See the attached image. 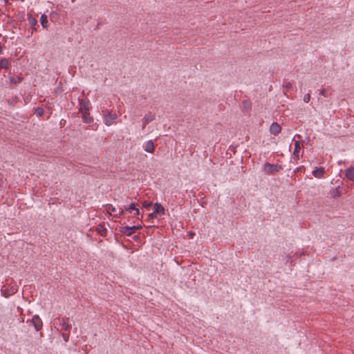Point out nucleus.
<instances>
[{
	"label": "nucleus",
	"instance_id": "1",
	"mask_svg": "<svg viewBox=\"0 0 354 354\" xmlns=\"http://www.w3.org/2000/svg\"><path fill=\"white\" fill-rule=\"evenodd\" d=\"M141 228L142 225H134L132 227L124 226L122 227L120 231L124 235L129 236L132 235L133 233H135L136 230H138Z\"/></svg>",
	"mask_w": 354,
	"mask_h": 354
},
{
	"label": "nucleus",
	"instance_id": "2",
	"mask_svg": "<svg viewBox=\"0 0 354 354\" xmlns=\"http://www.w3.org/2000/svg\"><path fill=\"white\" fill-rule=\"evenodd\" d=\"M263 169L266 173L269 174H272L281 170V166L279 165H271L268 162H266L263 166Z\"/></svg>",
	"mask_w": 354,
	"mask_h": 354
},
{
	"label": "nucleus",
	"instance_id": "3",
	"mask_svg": "<svg viewBox=\"0 0 354 354\" xmlns=\"http://www.w3.org/2000/svg\"><path fill=\"white\" fill-rule=\"evenodd\" d=\"M117 119L116 114H112L110 111H106L104 122L106 126H111L113 124L114 121Z\"/></svg>",
	"mask_w": 354,
	"mask_h": 354
},
{
	"label": "nucleus",
	"instance_id": "4",
	"mask_svg": "<svg viewBox=\"0 0 354 354\" xmlns=\"http://www.w3.org/2000/svg\"><path fill=\"white\" fill-rule=\"evenodd\" d=\"M30 322L34 326L36 330H39L43 326V323L41 318L37 315L32 317Z\"/></svg>",
	"mask_w": 354,
	"mask_h": 354
},
{
	"label": "nucleus",
	"instance_id": "5",
	"mask_svg": "<svg viewBox=\"0 0 354 354\" xmlns=\"http://www.w3.org/2000/svg\"><path fill=\"white\" fill-rule=\"evenodd\" d=\"M137 205L135 203H131L129 206H124L122 207L119 208V211L118 214H116L115 216H120V215L123 214L124 211H127L129 212H131V211L136 209Z\"/></svg>",
	"mask_w": 354,
	"mask_h": 354
},
{
	"label": "nucleus",
	"instance_id": "6",
	"mask_svg": "<svg viewBox=\"0 0 354 354\" xmlns=\"http://www.w3.org/2000/svg\"><path fill=\"white\" fill-rule=\"evenodd\" d=\"M294 145L293 157L297 161L299 159V152L301 150L300 142L299 140L295 141Z\"/></svg>",
	"mask_w": 354,
	"mask_h": 354
},
{
	"label": "nucleus",
	"instance_id": "7",
	"mask_svg": "<svg viewBox=\"0 0 354 354\" xmlns=\"http://www.w3.org/2000/svg\"><path fill=\"white\" fill-rule=\"evenodd\" d=\"M80 107L79 111L81 113H83L84 111L88 112L91 108L89 102L87 101H85L84 100H80Z\"/></svg>",
	"mask_w": 354,
	"mask_h": 354
},
{
	"label": "nucleus",
	"instance_id": "8",
	"mask_svg": "<svg viewBox=\"0 0 354 354\" xmlns=\"http://www.w3.org/2000/svg\"><path fill=\"white\" fill-rule=\"evenodd\" d=\"M281 130V127L277 122H273L270 127V131L273 135H277Z\"/></svg>",
	"mask_w": 354,
	"mask_h": 354
},
{
	"label": "nucleus",
	"instance_id": "9",
	"mask_svg": "<svg viewBox=\"0 0 354 354\" xmlns=\"http://www.w3.org/2000/svg\"><path fill=\"white\" fill-rule=\"evenodd\" d=\"M325 173V169L324 167H317L315 170L313 171V175L314 177L317 178H321L324 176Z\"/></svg>",
	"mask_w": 354,
	"mask_h": 354
},
{
	"label": "nucleus",
	"instance_id": "10",
	"mask_svg": "<svg viewBox=\"0 0 354 354\" xmlns=\"http://www.w3.org/2000/svg\"><path fill=\"white\" fill-rule=\"evenodd\" d=\"M145 151L148 153H153L155 150V145L152 140H148L145 145Z\"/></svg>",
	"mask_w": 354,
	"mask_h": 354
},
{
	"label": "nucleus",
	"instance_id": "11",
	"mask_svg": "<svg viewBox=\"0 0 354 354\" xmlns=\"http://www.w3.org/2000/svg\"><path fill=\"white\" fill-rule=\"evenodd\" d=\"M18 288L16 286H12L10 289H6L3 291V296L6 298L9 297L10 295H14L17 292Z\"/></svg>",
	"mask_w": 354,
	"mask_h": 354
},
{
	"label": "nucleus",
	"instance_id": "12",
	"mask_svg": "<svg viewBox=\"0 0 354 354\" xmlns=\"http://www.w3.org/2000/svg\"><path fill=\"white\" fill-rule=\"evenodd\" d=\"M153 209L156 214H160L164 215L165 214V208L160 203H155L153 205Z\"/></svg>",
	"mask_w": 354,
	"mask_h": 354
},
{
	"label": "nucleus",
	"instance_id": "13",
	"mask_svg": "<svg viewBox=\"0 0 354 354\" xmlns=\"http://www.w3.org/2000/svg\"><path fill=\"white\" fill-rule=\"evenodd\" d=\"M346 177L351 181H354V167H350L345 171Z\"/></svg>",
	"mask_w": 354,
	"mask_h": 354
},
{
	"label": "nucleus",
	"instance_id": "14",
	"mask_svg": "<svg viewBox=\"0 0 354 354\" xmlns=\"http://www.w3.org/2000/svg\"><path fill=\"white\" fill-rule=\"evenodd\" d=\"M82 117L83 121L86 123H91L93 122V118L90 115V113L87 111L82 113Z\"/></svg>",
	"mask_w": 354,
	"mask_h": 354
},
{
	"label": "nucleus",
	"instance_id": "15",
	"mask_svg": "<svg viewBox=\"0 0 354 354\" xmlns=\"http://www.w3.org/2000/svg\"><path fill=\"white\" fill-rule=\"evenodd\" d=\"M154 115L151 114L146 115L143 118V125L142 129H145V126L150 122L154 120Z\"/></svg>",
	"mask_w": 354,
	"mask_h": 354
},
{
	"label": "nucleus",
	"instance_id": "16",
	"mask_svg": "<svg viewBox=\"0 0 354 354\" xmlns=\"http://www.w3.org/2000/svg\"><path fill=\"white\" fill-rule=\"evenodd\" d=\"M40 22L44 28H47L48 23V17L46 15L43 14L41 16Z\"/></svg>",
	"mask_w": 354,
	"mask_h": 354
},
{
	"label": "nucleus",
	"instance_id": "17",
	"mask_svg": "<svg viewBox=\"0 0 354 354\" xmlns=\"http://www.w3.org/2000/svg\"><path fill=\"white\" fill-rule=\"evenodd\" d=\"M28 21L29 24L32 26L33 30H36L35 26L37 24V20L32 15L28 17Z\"/></svg>",
	"mask_w": 354,
	"mask_h": 354
},
{
	"label": "nucleus",
	"instance_id": "18",
	"mask_svg": "<svg viewBox=\"0 0 354 354\" xmlns=\"http://www.w3.org/2000/svg\"><path fill=\"white\" fill-rule=\"evenodd\" d=\"M10 66V62L8 59L3 58L0 60V68H8Z\"/></svg>",
	"mask_w": 354,
	"mask_h": 354
},
{
	"label": "nucleus",
	"instance_id": "19",
	"mask_svg": "<svg viewBox=\"0 0 354 354\" xmlns=\"http://www.w3.org/2000/svg\"><path fill=\"white\" fill-rule=\"evenodd\" d=\"M22 78L19 76L11 77L10 82L11 84H16L21 81Z\"/></svg>",
	"mask_w": 354,
	"mask_h": 354
},
{
	"label": "nucleus",
	"instance_id": "20",
	"mask_svg": "<svg viewBox=\"0 0 354 354\" xmlns=\"http://www.w3.org/2000/svg\"><path fill=\"white\" fill-rule=\"evenodd\" d=\"M106 211L108 214H111L112 212H116V208L113 205L108 204L106 205Z\"/></svg>",
	"mask_w": 354,
	"mask_h": 354
},
{
	"label": "nucleus",
	"instance_id": "21",
	"mask_svg": "<svg viewBox=\"0 0 354 354\" xmlns=\"http://www.w3.org/2000/svg\"><path fill=\"white\" fill-rule=\"evenodd\" d=\"M97 232L102 236H105L106 235V230L102 227L97 228Z\"/></svg>",
	"mask_w": 354,
	"mask_h": 354
},
{
	"label": "nucleus",
	"instance_id": "22",
	"mask_svg": "<svg viewBox=\"0 0 354 354\" xmlns=\"http://www.w3.org/2000/svg\"><path fill=\"white\" fill-rule=\"evenodd\" d=\"M44 109L41 107H38L37 109H36V113L37 115L39 116H41L43 114H44Z\"/></svg>",
	"mask_w": 354,
	"mask_h": 354
},
{
	"label": "nucleus",
	"instance_id": "23",
	"mask_svg": "<svg viewBox=\"0 0 354 354\" xmlns=\"http://www.w3.org/2000/svg\"><path fill=\"white\" fill-rule=\"evenodd\" d=\"M310 100V95L309 93H307L304 95V101L306 102V103H308Z\"/></svg>",
	"mask_w": 354,
	"mask_h": 354
},
{
	"label": "nucleus",
	"instance_id": "24",
	"mask_svg": "<svg viewBox=\"0 0 354 354\" xmlns=\"http://www.w3.org/2000/svg\"><path fill=\"white\" fill-rule=\"evenodd\" d=\"M134 211H135V214H134L135 216H137L138 218H139V216L141 215V217H142V215L141 214L140 209L137 207H136V209H134Z\"/></svg>",
	"mask_w": 354,
	"mask_h": 354
},
{
	"label": "nucleus",
	"instance_id": "25",
	"mask_svg": "<svg viewBox=\"0 0 354 354\" xmlns=\"http://www.w3.org/2000/svg\"><path fill=\"white\" fill-rule=\"evenodd\" d=\"M151 205V202H148V201H145L142 203V206L145 208H149Z\"/></svg>",
	"mask_w": 354,
	"mask_h": 354
},
{
	"label": "nucleus",
	"instance_id": "26",
	"mask_svg": "<svg viewBox=\"0 0 354 354\" xmlns=\"http://www.w3.org/2000/svg\"><path fill=\"white\" fill-rule=\"evenodd\" d=\"M320 95H323V96H326L327 95V91L324 88L322 89L320 91Z\"/></svg>",
	"mask_w": 354,
	"mask_h": 354
},
{
	"label": "nucleus",
	"instance_id": "27",
	"mask_svg": "<svg viewBox=\"0 0 354 354\" xmlns=\"http://www.w3.org/2000/svg\"><path fill=\"white\" fill-rule=\"evenodd\" d=\"M63 339L65 342H68L69 339V335L68 334H63L62 335Z\"/></svg>",
	"mask_w": 354,
	"mask_h": 354
},
{
	"label": "nucleus",
	"instance_id": "28",
	"mask_svg": "<svg viewBox=\"0 0 354 354\" xmlns=\"http://www.w3.org/2000/svg\"><path fill=\"white\" fill-rule=\"evenodd\" d=\"M243 105L245 109L250 107V104L248 101H244Z\"/></svg>",
	"mask_w": 354,
	"mask_h": 354
},
{
	"label": "nucleus",
	"instance_id": "29",
	"mask_svg": "<svg viewBox=\"0 0 354 354\" xmlns=\"http://www.w3.org/2000/svg\"><path fill=\"white\" fill-rule=\"evenodd\" d=\"M155 216H156V214L154 212L153 213H151L149 214V217H150V218H153Z\"/></svg>",
	"mask_w": 354,
	"mask_h": 354
},
{
	"label": "nucleus",
	"instance_id": "30",
	"mask_svg": "<svg viewBox=\"0 0 354 354\" xmlns=\"http://www.w3.org/2000/svg\"><path fill=\"white\" fill-rule=\"evenodd\" d=\"M189 235L190 238H193L194 236V233L192 232H189Z\"/></svg>",
	"mask_w": 354,
	"mask_h": 354
},
{
	"label": "nucleus",
	"instance_id": "31",
	"mask_svg": "<svg viewBox=\"0 0 354 354\" xmlns=\"http://www.w3.org/2000/svg\"><path fill=\"white\" fill-rule=\"evenodd\" d=\"M287 88H290L292 86V84L291 83L288 82L286 84V86Z\"/></svg>",
	"mask_w": 354,
	"mask_h": 354
},
{
	"label": "nucleus",
	"instance_id": "32",
	"mask_svg": "<svg viewBox=\"0 0 354 354\" xmlns=\"http://www.w3.org/2000/svg\"><path fill=\"white\" fill-rule=\"evenodd\" d=\"M336 192H336L337 196H339L340 195V193L338 192V190H337V189L336 190Z\"/></svg>",
	"mask_w": 354,
	"mask_h": 354
},
{
	"label": "nucleus",
	"instance_id": "33",
	"mask_svg": "<svg viewBox=\"0 0 354 354\" xmlns=\"http://www.w3.org/2000/svg\"><path fill=\"white\" fill-rule=\"evenodd\" d=\"M297 136L299 138H301L300 135H296L295 137Z\"/></svg>",
	"mask_w": 354,
	"mask_h": 354
},
{
	"label": "nucleus",
	"instance_id": "34",
	"mask_svg": "<svg viewBox=\"0 0 354 354\" xmlns=\"http://www.w3.org/2000/svg\"><path fill=\"white\" fill-rule=\"evenodd\" d=\"M17 310H22V309L19 307H17Z\"/></svg>",
	"mask_w": 354,
	"mask_h": 354
}]
</instances>
